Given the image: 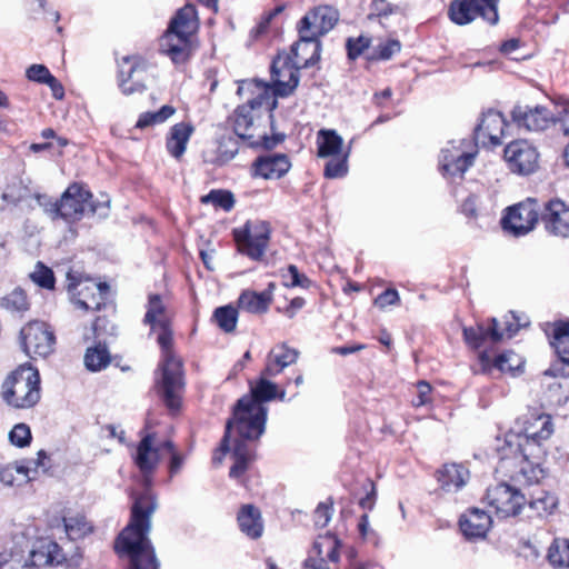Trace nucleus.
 <instances>
[{"label": "nucleus", "mask_w": 569, "mask_h": 569, "mask_svg": "<svg viewBox=\"0 0 569 569\" xmlns=\"http://www.w3.org/2000/svg\"><path fill=\"white\" fill-rule=\"evenodd\" d=\"M266 375L250 383V392L241 397L233 407L232 417L226 423L222 450H228V439L236 430L233 459L229 476L232 479L241 478L256 457V442L264 433L268 408L264 402L276 398L283 401L286 391H278L276 383L266 378Z\"/></svg>", "instance_id": "nucleus-1"}, {"label": "nucleus", "mask_w": 569, "mask_h": 569, "mask_svg": "<svg viewBox=\"0 0 569 569\" xmlns=\"http://www.w3.org/2000/svg\"><path fill=\"white\" fill-rule=\"evenodd\" d=\"M238 94L247 99V103L239 106L233 116V130L236 134L249 147L272 149L283 140V136L269 137L261 116L271 112L277 107V100L270 94L269 84L257 80H242L238 87Z\"/></svg>", "instance_id": "nucleus-2"}, {"label": "nucleus", "mask_w": 569, "mask_h": 569, "mask_svg": "<svg viewBox=\"0 0 569 569\" xmlns=\"http://www.w3.org/2000/svg\"><path fill=\"white\" fill-rule=\"evenodd\" d=\"M156 508L157 501L151 491L146 490L136 497L130 522L116 540V550L129 559V569H160V561L148 537Z\"/></svg>", "instance_id": "nucleus-3"}, {"label": "nucleus", "mask_w": 569, "mask_h": 569, "mask_svg": "<svg viewBox=\"0 0 569 569\" xmlns=\"http://www.w3.org/2000/svg\"><path fill=\"white\" fill-rule=\"evenodd\" d=\"M150 323L151 332L156 335L161 349V359L156 371V392L171 412H177L181 407L184 389L183 363L173 351V333L169 322Z\"/></svg>", "instance_id": "nucleus-4"}, {"label": "nucleus", "mask_w": 569, "mask_h": 569, "mask_svg": "<svg viewBox=\"0 0 569 569\" xmlns=\"http://www.w3.org/2000/svg\"><path fill=\"white\" fill-rule=\"evenodd\" d=\"M553 432L552 422L546 415H526L516 421V427L506 433L505 451H521L525 457L542 458L546 441Z\"/></svg>", "instance_id": "nucleus-5"}, {"label": "nucleus", "mask_w": 569, "mask_h": 569, "mask_svg": "<svg viewBox=\"0 0 569 569\" xmlns=\"http://www.w3.org/2000/svg\"><path fill=\"white\" fill-rule=\"evenodd\" d=\"M338 20V11L330 6L316 7L300 20L298 27L300 40L292 46V53L298 57V50H311V56L305 60L303 67L313 66L320 59L318 38L329 32Z\"/></svg>", "instance_id": "nucleus-6"}, {"label": "nucleus", "mask_w": 569, "mask_h": 569, "mask_svg": "<svg viewBox=\"0 0 569 569\" xmlns=\"http://www.w3.org/2000/svg\"><path fill=\"white\" fill-rule=\"evenodd\" d=\"M198 29L194 6L186 4L171 19L168 30L160 40V50L174 63L184 62L191 52V37Z\"/></svg>", "instance_id": "nucleus-7"}, {"label": "nucleus", "mask_w": 569, "mask_h": 569, "mask_svg": "<svg viewBox=\"0 0 569 569\" xmlns=\"http://www.w3.org/2000/svg\"><path fill=\"white\" fill-rule=\"evenodd\" d=\"M67 291L72 305L81 310H109L113 312L116 306L110 299V287L106 282H96L78 271L67 273Z\"/></svg>", "instance_id": "nucleus-8"}, {"label": "nucleus", "mask_w": 569, "mask_h": 569, "mask_svg": "<svg viewBox=\"0 0 569 569\" xmlns=\"http://www.w3.org/2000/svg\"><path fill=\"white\" fill-rule=\"evenodd\" d=\"M2 398L11 407L27 409L40 400V375L29 363L19 366L2 385Z\"/></svg>", "instance_id": "nucleus-9"}, {"label": "nucleus", "mask_w": 569, "mask_h": 569, "mask_svg": "<svg viewBox=\"0 0 569 569\" xmlns=\"http://www.w3.org/2000/svg\"><path fill=\"white\" fill-rule=\"evenodd\" d=\"M477 153L478 147L472 140H451L440 151V171L445 177L461 178L472 166Z\"/></svg>", "instance_id": "nucleus-10"}, {"label": "nucleus", "mask_w": 569, "mask_h": 569, "mask_svg": "<svg viewBox=\"0 0 569 569\" xmlns=\"http://www.w3.org/2000/svg\"><path fill=\"white\" fill-rule=\"evenodd\" d=\"M530 322H475V325L463 328L466 342L473 349L486 347L487 343L493 345L502 341L505 338L511 339L517 335L520 328H526Z\"/></svg>", "instance_id": "nucleus-11"}, {"label": "nucleus", "mask_w": 569, "mask_h": 569, "mask_svg": "<svg viewBox=\"0 0 569 569\" xmlns=\"http://www.w3.org/2000/svg\"><path fill=\"white\" fill-rule=\"evenodd\" d=\"M499 469L510 471L511 477L528 486L539 483L545 478V470L540 466L542 458L523 457L521 451H505L498 449Z\"/></svg>", "instance_id": "nucleus-12"}, {"label": "nucleus", "mask_w": 569, "mask_h": 569, "mask_svg": "<svg viewBox=\"0 0 569 569\" xmlns=\"http://www.w3.org/2000/svg\"><path fill=\"white\" fill-rule=\"evenodd\" d=\"M295 59L288 53H280L273 59L270 68L272 88L269 86L272 98L274 96L288 97L298 87L299 68L296 64H303L306 59L300 60L299 56H295Z\"/></svg>", "instance_id": "nucleus-13"}, {"label": "nucleus", "mask_w": 569, "mask_h": 569, "mask_svg": "<svg viewBox=\"0 0 569 569\" xmlns=\"http://www.w3.org/2000/svg\"><path fill=\"white\" fill-rule=\"evenodd\" d=\"M271 228L263 220H250L243 229L234 230V238L239 250L253 260H260L267 250Z\"/></svg>", "instance_id": "nucleus-14"}, {"label": "nucleus", "mask_w": 569, "mask_h": 569, "mask_svg": "<svg viewBox=\"0 0 569 569\" xmlns=\"http://www.w3.org/2000/svg\"><path fill=\"white\" fill-rule=\"evenodd\" d=\"M498 0H453L448 14L450 20L459 26L470 23L480 16L490 24L498 22Z\"/></svg>", "instance_id": "nucleus-15"}, {"label": "nucleus", "mask_w": 569, "mask_h": 569, "mask_svg": "<svg viewBox=\"0 0 569 569\" xmlns=\"http://www.w3.org/2000/svg\"><path fill=\"white\" fill-rule=\"evenodd\" d=\"M20 342L29 357L46 358L54 350L56 336L47 322H27L20 330Z\"/></svg>", "instance_id": "nucleus-16"}, {"label": "nucleus", "mask_w": 569, "mask_h": 569, "mask_svg": "<svg viewBox=\"0 0 569 569\" xmlns=\"http://www.w3.org/2000/svg\"><path fill=\"white\" fill-rule=\"evenodd\" d=\"M540 206L537 200L528 198L526 201L511 206L502 218L503 229L515 237L532 231L538 223Z\"/></svg>", "instance_id": "nucleus-17"}, {"label": "nucleus", "mask_w": 569, "mask_h": 569, "mask_svg": "<svg viewBox=\"0 0 569 569\" xmlns=\"http://www.w3.org/2000/svg\"><path fill=\"white\" fill-rule=\"evenodd\" d=\"M503 158L512 173L529 176L538 169L540 154L533 143L517 139L506 146Z\"/></svg>", "instance_id": "nucleus-18"}, {"label": "nucleus", "mask_w": 569, "mask_h": 569, "mask_svg": "<svg viewBox=\"0 0 569 569\" xmlns=\"http://www.w3.org/2000/svg\"><path fill=\"white\" fill-rule=\"evenodd\" d=\"M486 500L499 518L519 515L527 503L525 495L506 482L489 487L487 489Z\"/></svg>", "instance_id": "nucleus-19"}, {"label": "nucleus", "mask_w": 569, "mask_h": 569, "mask_svg": "<svg viewBox=\"0 0 569 569\" xmlns=\"http://www.w3.org/2000/svg\"><path fill=\"white\" fill-rule=\"evenodd\" d=\"M91 199V192L81 184H70L59 201V218L74 222L79 221L86 212H97L98 207L92 203Z\"/></svg>", "instance_id": "nucleus-20"}, {"label": "nucleus", "mask_w": 569, "mask_h": 569, "mask_svg": "<svg viewBox=\"0 0 569 569\" xmlns=\"http://www.w3.org/2000/svg\"><path fill=\"white\" fill-rule=\"evenodd\" d=\"M116 325L113 322H92L91 330L93 332L97 345L89 347L84 353V366L91 372H98L106 369L110 361V353L107 348L108 338L116 336Z\"/></svg>", "instance_id": "nucleus-21"}, {"label": "nucleus", "mask_w": 569, "mask_h": 569, "mask_svg": "<svg viewBox=\"0 0 569 569\" xmlns=\"http://www.w3.org/2000/svg\"><path fill=\"white\" fill-rule=\"evenodd\" d=\"M340 540L333 533L319 536L305 560L302 569H330L328 562H338Z\"/></svg>", "instance_id": "nucleus-22"}, {"label": "nucleus", "mask_w": 569, "mask_h": 569, "mask_svg": "<svg viewBox=\"0 0 569 569\" xmlns=\"http://www.w3.org/2000/svg\"><path fill=\"white\" fill-rule=\"evenodd\" d=\"M511 118L518 128L533 132L543 131L556 122V114L542 106H516Z\"/></svg>", "instance_id": "nucleus-23"}, {"label": "nucleus", "mask_w": 569, "mask_h": 569, "mask_svg": "<svg viewBox=\"0 0 569 569\" xmlns=\"http://www.w3.org/2000/svg\"><path fill=\"white\" fill-rule=\"evenodd\" d=\"M506 120L501 112L488 110L482 113L480 122L473 130V143L498 146L505 133Z\"/></svg>", "instance_id": "nucleus-24"}, {"label": "nucleus", "mask_w": 569, "mask_h": 569, "mask_svg": "<svg viewBox=\"0 0 569 569\" xmlns=\"http://www.w3.org/2000/svg\"><path fill=\"white\" fill-rule=\"evenodd\" d=\"M546 231L555 237H569V207L561 200L555 199L546 203L541 213Z\"/></svg>", "instance_id": "nucleus-25"}, {"label": "nucleus", "mask_w": 569, "mask_h": 569, "mask_svg": "<svg viewBox=\"0 0 569 569\" xmlns=\"http://www.w3.org/2000/svg\"><path fill=\"white\" fill-rule=\"evenodd\" d=\"M66 559L60 546L50 539L38 540L30 550L29 567H46L59 565Z\"/></svg>", "instance_id": "nucleus-26"}, {"label": "nucleus", "mask_w": 569, "mask_h": 569, "mask_svg": "<svg viewBox=\"0 0 569 569\" xmlns=\"http://www.w3.org/2000/svg\"><path fill=\"white\" fill-rule=\"evenodd\" d=\"M276 284L270 282L268 287L261 291L243 290L238 298V308L252 316H262L269 309Z\"/></svg>", "instance_id": "nucleus-27"}, {"label": "nucleus", "mask_w": 569, "mask_h": 569, "mask_svg": "<svg viewBox=\"0 0 569 569\" xmlns=\"http://www.w3.org/2000/svg\"><path fill=\"white\" fill-rule=\"evenodd\" d=\"M492 523L483 510L471 508L460 517L459 526L467 538H483Z\"/></svg>", "instance_id": "nucleus-28"}, {"label": "nucleus", "mask_w": 569, "mask_h": 569, "mask_svg": "<svg viewBox=\"0 0 569 569\" xmlns=\"http://www.w3.org/2000/svg\"><path fill=\"white\" fill-rule=\"evenodd\" d=\"M291 163L283 153L259 157L254 162V174L264 179H279L290 169Z\"/></svg>", "instance_id": "nucleus-29"}, {"label": "nucleus", "mask_w": 569, "mask_h": 569, "mask_svg": "<svg viewBox=\"0 0 569 569\" xmlns=\"http://www.w3.org/2000/svg\"><path fill=\"white\" fill-rule=\"evenodd\" d=\"M298 350L289 348L286 343L277 345L268 353L263 375L268 377H276L284 368L295 363L298 359Z\"/></svg>", "instance_id": "nucleus-30"}, {"label": "nucleus", "mask_w": 569, "mask_h": 569, "mask_svg": "<svg viewBox=\"0 0 569 569\" xmlns=\"http://www.w3.org/2000/svg\"><path fill=\"white\" fill-rule=\"evenodd\" d=\"M543 330L559 359L569 365V322H553Z\"/></svg>", "instance_id": "nucleus-31"}, {"label": "nucleus", "mask_w": 569, "mask_h": 569, "mask_svg": "<svg viewBox=\"0 0 569 569\" xmlns=\"http://www.w3.org/2000/svg\"><path fill=\"white\" fill-rule=\"evenodd\" d=\"M469 478V471L462 465L447 463L439 471L437 479L446 491H457L462 488Z\"/></svg>", "instance_id": "nucleus-32"}, {"label": "nucleus", "mask_w": 569, "mask_h": 569, "mask_svg": "<svg viewBox=\"0 0 569 569\" xmlns=\"http://www.w3.org/2000/svg\"><path fill=\"white\" fill-rule=\"evenodd\" d=\"M152 443L153 437L147 435L137 447L134 463L144 476L151 475L159 462L158 450L152 447Z\"/></svg>", "instance_id": "nucleus-33"}, {"label": "nucleus", "mask_w": 569, "mask_h": 569, "mask_svg": "<svg viewBox=\"0 0 569 569\" xmlns=\"http://www.w3.org/2000/svg\"><path fill=\"white\" fill-rule=\"evenodd\" d=\"M238 525L240 530L251 539L261 537L263 523L260 510L253 505H244L238 512Z\"/></svg>", "instance_id": "nucleus-34"}, {"label": "nucleus", "mask_w": 569, "mask_h": 569, "mask_svg": "<svg viewBox=\"0 0 569 569\" xmlns=\"http://www.w3.org/2000/svg\"><path fill=\"white\" fill-rule=\"evenodd\" d=\"M30 309V302L26 291L17 287L8 295L0 298V310L4 311L9 317L23 318Z\"/></svg>", "instance_id": "nucleus-35"}, {"label": "nucleus", "mask_w": 569, "mask_h": 569, "mask_svg": "<svg viewBox=\"0 0 569 569\" xmlns=\"http://www.w3.org/2000/svg\"><path fill=\"white\" fill-rule=\"evenodd\" d=\"M193 132V127L187 122L176 123L169 132L167 138V150L168 152L179 159L186 151L187 143Z\"/></svg>", "instance_id": "nucleus-36"}, {"label": "nucleus", "mask_w": 569, "mask_h": 569, "mask_svg": "<svg viewBox=\"0 0 569 569\" xmlns=\"http://www.w3.org/2000/svg\"><path fill=\"white\" fill-rule=\"evenodd\" d=\"M318 157L330 158L341 156L343 150V139L336 130L321 129L317 134Z\"/></svg>", "instance_id": "nucleus-37"}, {"label": "nucleus", "mask_w": 569, "mask_h": 569, "mask_svg": "<svg viewBox=\"0 0 569 569\" xmlns=\"http://www.w3.org/2000/svg\"><path fill=\"white\" fill-rule=\"evenodd\" d=\"M527 503L539 517H547L557 509L559 500L555 493L540 490L531 495Z\"/></svg>", "instance_id": "nucleus-38"}, {"label": "nucleus", "mask_w": 569, "mask_h": 569, "mask_svg": "<svg viewBox=\"0 0 569 569\" xmlns=\"http://www.w3.org/2000/svg\"><path fill=\"white\" fill-rule=\"evenodd\" d=\"M547 558L552 567L569 569V539L556 538L548 549Z\"/></svg>", "instance_id": "nucleus-39"}, {"label": "nucleus", "mask_w": 569, "mask_h": 569, "mask_svg": "<svg viewBox=\"0 0 569 569\" xmlns=\"http://www.w3.org/2000/svg\"><path fill=\"white\" fill-rule=\"evenodd\" d=\"M64 532L70 540H78L91 532L92 528L83 516L64 517Z\"/></svg>", "instance_id": "nucleus-40"}, {"label": "nucleus", "mask_w": 569, "mask_h": 569, "mask_svg": "<svg viewBox=\"0 0 569 569\" xmlns=\"http://www.w3.org/2000/svg\"><path fill=\"white\" fill-rule=\"evenodd\" d=\"M350 154V147L341 154L337 157H330L331 159L326 163L325 177L328 179L342 178L348 172V158Z\"/></svg>", "instance_id": "nucleus-41"}, {"label": "nucleus", "mask_w": 569, "mask_h": 569, "mask_svg": "<svg viewBox=\"0 0 569 569\" xmlns=\"http://www.w3.org/2000/svg\"><path fill=\"white\" fill-rule=\"evenodd\" d=\"M48 459L46 451L40 450L37 459H29L16 462V472L22 475L27 480H32L31 473H37L40 467L46 468L44 460Z\"/></svg>", "instance_id": "nucleus-42"}, {"label": "nucleus", "mask_w": 569, "mask_h": 569, "mask_svg": "<svg viewBox=\"0 0 569 569\" xmlns=\"http://www.w3.org/2000/svg\"><path fill=\"white\" fill-rule=\"evenodd\" d=\"M174 108L171 106H163L159 111L142 113L136 127L143 129L156 123H162L174 113Z\"/></svg>", "instance_id": "nucleus-43"}, {"label": "nucleus", "mask_w": 569, "mask_h": 569, "mask_svg": "<svg viewBox=\"0 0 569 569\" xmlns=\"http://www.w3.org/2000/svg\"><path fill=\"white\" fill-rule=\"evenodd\" d=\"M32 282L42 289H53L56 278L53 271L42 262H37L34 270L29 274Z\"/></svg>", "instance_id": "nucleus-44"}, {"label": "nucleus", "mask_w": 569, "mask_h": 569, "mask_svg": "<svg viewBox=\"0 0 569 569\" xmlns=\"http://www.w3.org/2000/svg\"><path fill=\"white\" fill-rule=\"evenodd\" d=\"M202 203H212L216 208L229 211L234 206V199L231 192L224 190H212L201 198Z\"/></svg>", "instance_id": "nucleus-45"}, {"label": "nucleus", "mask_w": 569, "mask_h": 569, "mask_svg": "<svg viewBox=\"0 0 569 569\" xmlns=\"http://www.w3.org/2000/svg\"><path fill=\"white\" fill-rule=\"evenodd\" d=\"M168 299L166 295L151 293L148 298V309L143 320H157L166 316Z\"/></svg>", "instance_id": "nucleus-46"}, {"label": "nucleus", "mask_w": 569, "mask_h": 569, "mask_svg": "<svg viewBox=\"0 0 569 569\" xmlns=\"http://www.w3.org/2000/svg\"><path fill=\"white\" fill-rule=\"evenodd\" d=\"M510 356L511 353H500L495 358L492 362L490 353L488 352V350L485 349L479 352L478 359L483 370H488L491 368V366H493L500 371H507L511 370V366L509 365Z\"/></svg>", "instance_id": "nucleus-47"}, {"label": "nucleus", "mask_w": 569, "mask_h": 569, "mask_svg": "<svg viewBox=\"0 0 569 569\" xmlns=\"http://www.w3.org/2000/svg\"><path fill=\"white\" fill-rule=\"evenodd\" d=\"M31 197V191L22 181L9 184L2 193V199L9 203L17 204Z\"/></svg>", "instance_id": "nucleus-48"}, {"label": "nucleus", "mask_w": 569, "mask_h": 569, "mask_svg": "<svg viewBox=\"0 0 569 569\" xmlns=\"http://www.w3.org/2000/svg\"><path fill=\"white\" fill-rule=\"evenodd\" d=\"M282 281L286 287L307 288L310 283V280L303 273H300L293 264H290L282 273Z\"/></svg>", "instance_id": "nucleus-49"}, {"label": "nucleus", "mask_w": 569, "mask_h": 569, "mask_svg": "<svg viewBox=\"0 0 569 569\" xmlns=\"http://www.w3.org/2000/svg\"><path fill=\"white\" fill-rule=\"evenodd\" d=\"M10 442L19 448L28 446L31 441V431L26 423L16 425L9 433Z\"/></svg>", "instance_id": "nucleus-50"}, {"label": "nucleus", "mask_w": 569, "mask_h": 569, "mask_svg": "<svg viewBox=\"0 0 569 569\" xmlns=\"http://www.w3.org/2000/svg\"><path fill=\"white\" fill-rule=\"evenodd\" d=\"M370 38L360 36L358 38H349L347 40L348 57L352 60L357 59L366 49L369 48Z\"/></svg>", "instance_id": "nucleus-51"}, {"label": "nucleus", "mask_w": 569, "mask_h": 569, "mask_svg": "<svg viewBox=\"0 0 569 569\" xmlns=\"http://www.w3.org/2000/svg\"><path fill=\"white\" fill-rule=\"evenodd\" d=\"M332 517V502H320L315 512H313V521L315 526L318 528H325Z\"/></svg>", "instance_id": "nucleus-52"}, {"label": "nucleus", "mask_w": 569, "mask_h": 569, "mask_svg": "<svg viewBox=\"0 0 569 569\" xmlns=\"http://www.w3.org/2000/svg\"><path fill=\"white\" fill-rule=\"evenodd\" d=\"M401 49L400 42L398 40H388L383 43H380L378 46V49L375 54L371 56V58H377L380 60H388L390 59L395 53L399 52Z\"/></svg>", "instance_id": "nucleus-53"}, {"label": "nucleus", "mask_w": 569, "mask_h": 569, "mask_svg": "<svg viewBox=\"0 0 569 569\" xmlns=\"http://www.w3.org/2000/svg\"><path fill=\"white\" fill-rule=\"evenodd\" d=\"M26 76L30 81L47 83L49 78L52 77L51 72L44 64H31L27 71Z\"/></svg>", "instance_id": "nucleus-54"}, {"label": "nucleus", "mask_w": 569, "mask_h": 569, "mask_svg": "<svg viewBox=\"0 0 569 569\" xmlns=\"http://www.w3.org/2000/svg\"><path fill=\"white\" fill-rule=\"evenodd\" d=\"M239 310L240 309L238 308V305L237 306L226 305V306H222V307H218L213 311V316H212L211 320H216V321L238 320Z\"/></svg>", "instance_id": "nucleus-55"}, {"label": "nucleus", "mask_w": 569, "mask_h": 569, "mask_svg": "<svg viewBox=\"0 0 569 569\" xmlns=\"http://www.w3.org/2000/svg\"><path fill=\"white\" fill-rule=\"evenodd\" d=\"M34 199L52 219L59 218V201H54L50 197L40 193H36Z\"/></svg>", "instance_id": "nucleus-56"}, {"label": "nucleus", "mask_w": 569, "mask_h": 569, "mask_svg": "<svg viewBox=\"0 0 569 569\" xmlns=\"http://www.w3.org/2000/svg\"><path fill=\"white\" fill-rule=\"evenodd\" d=\"M399 299L398 291L393 288H389L375 299V306L380 309H386L390 306L397 305Z\"/></svg>", "instance_id": "nucleus-57"}, {"label": "nucleus", "mask_w": 569, "mask_h": 569, "mask_svg": "<svg viewBox=\"0 0 569 569\" xmlns=\"http://www.w3.org/2000/svg\"><path fill=\"white\" fill-rule=\"evenodd\" d=\"M363 488L367 490V493L359 500V506L362 509L370 511L373 509L376 503V486L370 479H367L363 485Z\"/></svg>", "instance_id": "nucleus-58"}, {"label": "nucleus", "mask_w": 569, "mask_h": 569, "mask_svg": "<svg viewBox=\"0 0 569 569\" xmlns=\"http://www.w3.org/2000/svg\"><path fill=\"white\" fill-rule=\"evenodd\" d=\"M418 395L412 400L413 406L421 407L430 402L431 387L427 381H419L417 385Z\"/></svg>", "instance_id": "nucleus-59"}, {"label": "nucleus", "mask_w": 569, "mask_h": 569, "mask_svg": "<svg viewBox=\"0 0 569 569\" xmlns=\"http://www.w3.org/2000/svg\"><path fill=\"white\" fill-rule=\"evenodd\" d=\"M559 121L561 130L566 136H569V101H565L558 106L556 113V122Z\"/></svg>", "instance_id": "nucleus-60"}, {"label": "nucleus", "mask_w": 569, "mask_h": 569, "mask_svg": "<svg viewBox=\"0 0 569 569\" xmlns=\"http://www.w3.org/2000/svg\"><path fill=\"white\" fill-rule=\"evenodd\" d=\"M0 569H29L28 560L19 556H11L4 561H0Z\"/></svg>", "instance_id": "nucleus-61"}, {"label": "nucleus", "mask_w": 569, "mask_h": 569, "mask_svg": "<svg viewBox=\"0 0 569 569\" xmlns=\"http://www.w3.org/2000/svg\"><path fill=\"white\" fill-rule=\"evenodd\" d=\"M184 463V457L179 452H173L169 462V475L173 477L179 473Z\"/></svg>", "instance_id": "nucleus-62"}, {"label": "nucleus", "mask_w": 569, "mask_h": 569, "mask_svg": "<svg viewBox=\"0 0 569 569\" xmlns=\"http://www.w3.org/2000/svg\"><path fill=\"white\" fill-rule=\"evenodd\" d=\"M13 471H16V463L8 465L3 468L0 467V481L8 486L13 485Z\"/></svg>", "instance_id": "nucleus-63"}, {"label": "nucleus", "mask_w": 569, "mask_h": 569, "mask_svg": "<svg viewBox=\"0 0 569 569\" xmlns=\"http://www.w3.org/2000/svg\"><path fill=\"white\" fill-rule=\"evenodd\" d=\"M46 84L49 86V88L51 89L52 96L56 99L60 100L64 97V89L56 77L52 76L51 78H49V80L47 81Z\"/></svg>", "instance_id": "nucleus-64"}]
</instances>
